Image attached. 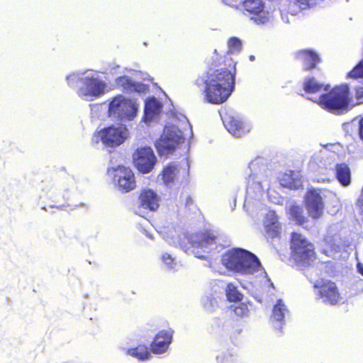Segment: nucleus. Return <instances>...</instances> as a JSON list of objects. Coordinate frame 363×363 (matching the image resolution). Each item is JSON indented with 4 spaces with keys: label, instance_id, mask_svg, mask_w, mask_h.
<instances>
[{
    "label": "nucleus",
    "instance_id": "1",
    "mask_svg": "<svg viewBox=\"0 0 363 363\" xmlns=\"http://www.w3.org/2000/svg\"><path fill=\"white\" fill-rule=\"evenodd\" d=\"M303 88L308 94L316 93L322 89L327 91L318 98L308 97V99L317 103L321 108L331 113L342 115L353 106L352 98L347 84L335 86L330 90V84H323L318 82L314 77H310L305 79Z\"/></svg>",
    "mask_w": 363,
    "mask_h": 363
},
{
    "label": "nucleus",
    "instance_id": "2",
    "mask_svg": "<svg viewBox=\"0 0 363 363\" xmlns=\"http://www.w3.org/2000/svg\"><path fill=\"white\" fill-rule=\"evenodd\" d=\"M195 84L204 94L206 102L221 104L235 90V73L225 67L216 70L210 69L196 80Z\"/></svg>",
    "mask_w": 363,
    "mask_h": 363
},
{
    "label": "nucleus",
    "instance_id": "3",
    "mask_svg": "<svg viewBox=\"0 0 363 363\" xmlns=\"http://www.w3.org/2000/svg\"><path fill=\"white\" fill-rule=\"evenodd\" d=\"M222 263L228 269L242 274H252L262 269L259 258L241 247H234L226 252L223 255Z\"/></svg>",
    "mask_w": 363,
    "mask_h": 363
},
{
    "label": "nucleus",
    "instance_id": "4",
    "mask_svg": "<svg viewBox=\"0 0 363 363\" xmlns=\"http://www.w3.org/2000/svg\"><path fill=\"white\" fill-rule=\"evenodd\" d=\"M187 240L190 247H186V246H184V252L191 253L201 259H206L207 258L201 252L209 253L213 250H217L218 247L221 249L224 247L221 245H218L216 236L208 230L191 234L187 237Z\"/></svg>",
    "mask_w": 363,
    "mask_h": 363
},
{
    "label": "nucleus",
    "instance_id": "5",
    "mask_svg": "<svg viewBox=\"0 0 363 363\" xmlns=\"http://www.w3.org/2000/svg\"><path fill=\"white\" fill-rule=\"evenodd\" d=\"M290 244L291 256L296 266L302 269L311 265L315 258L313 245L296 232L291 233Z\"/></svg>",
    "mask_w": 363,
    "mask_h": 363
},
{
    "label": "nucleus",
    "instance_id": "6",
    "mask_svg": "<svg viewBox=\"0 0 363 363\" xmlns=\"http://www.w3.org/2000/svg\"><path fill=\"white\" fill-rule=\"evenodd\" d=\"M138 104L135 100L118 94L112 98L108 104L109 117L121 121H131L138 115Z\"/></svg>",
    "mask_w": 363,
    "mask_h": 363
},
{
    "label": "nucleus",
    "instance_id": "7",
    "mask_svg": "<svg viewBox=\"0 0 363 363\" xmlns=\"http://www.w3.org/2000/svg\"><path fill=\"white\" fill-rule=\"evenodd\" d=\"M185 138L182 131L176 125H165L164 133L155 143L157 152L161 155L172 154L176 149L184 143Z\"/></svg>",
    "mask_w": 363,
    "mask_h": 363
},
{
    "label": "nucleus",
    "instance_id": "8",
    "mask_svg": "<svg viewBox=\"0 0 363 363\" xmlns=\"http://www.w3.org/2000/svg\"><path fill=\"white\" fill-rule=\"evenodd\" d=\"M99 137L104 145L116 147L123 143L128 138L129 131L125 125H111L101 130Z\"/></svg>",
    "mask_w": 363,
    "mask_h": 363
},
{
    "label": "nucleus",
    "instance_id": "9",
    "mask_svg": "<svg viewBox=\"0 0 363 363\" xmlns=\"http://www.w3.org/2000/svg\"><path fill=\"white\" fill-rule=\"evenodd\" d=\"M133 160L135 167L143 174L152 172L157 162L153 150L148 146L138 148L133 155Z\"/></svg>",
    "mask_w": 363,
    "mask_h": 363
},
{
    "label": "nucleus",
    "instance_id": "10",
    "mask_svg": "<svg viewBox=\"0 0 363 363\" xmlns=\"http://www.w3.org/2000/svg\"><path fill=\"white\" fill-rule=\"evenodd\" d=\"M219 114L224 126L233 136L240 138L250 132L251 125L246 123L237 113L221 110L219 111Z\"/></svg>",
    "mask_w": 363,
    "mask_h": 363
},
{
    "label": "nucleus",
    "instance_id": "11",
    "mask_svg": "<svg viewBox=\"0 0 363 363\" xmlns=\"http://www.w3.org/2000/svg\"><path fill=\"white\" fill-rule=\"evenodd\" d=\"M350 247V239L345 233L340 232L333 235H327L325 238L323 253L328 257L335 258L337 254L342 251L347 252Z\"/></svg>",
    "mask_w": 363,
    "mask_h": 363
},
{
    "label": "nucleus",
    "instance_id": "12",
    "mask_svg": "<svg viewBox=\"0 0 363 363\" xmlns=\"http://www.w3.org/2000/svg\"><path fill=\"white\" fill-rule=\"evenodd\" d=\"M264 225L267 241L277 250V245L281 240V228L274 211H270L266 214Z\"/></svg>",
    "mask_w": 363,
    "mask_h": 363
},
{
    "label": "nucleus",
    "instance_id": "13",
    "mask_svg": "<svg viewBox=\"0 0 363 363\" xmlns=\"http://www.w3.org/2000/svg\"><path fill=\"white\" fill-rule=\"evenodd\" d=\"M106 87L104 81L86 75L82 79V86H79L78 94L80 96L97 98L104 94Z\"/></svg>",
    "mask_w": 363,
    "mask_h": 363
},
{
    "label": "nucleus",
    "instance_id": "14",
    "mask_svg": "<svg viewBox=\"0 0 363 363\" xmlns=\"http://www.w3.org/2000/svg\"><path fill=\"white\" fill-rule=\"evenodd\" d=\"M114 172L113 181L121 191L126 193L135 187V176L130 168L118 166Z\"/></svg>",
    "mask_w": 363,
    "mask_h": 363
},
{
    "label": "nucleus",
    "instance_id": "15",
    "mask_svg": "<svg viewBox=\"0 0 363 363\" xmlns=\"http://www.w3.org/2000/svg\"><path fill=\"white\" fill-rule=\"evenodd\" d=\"M304 202L309 216L313 219H318L321 217L324 203L318 191L315 189L309 190L305 195Z\"/></svg>",
    "mask_w": 363,
    "mask_h": 363
},
{
    "label": "nucleus",
    "instance_id": "16",
    "mask_svg": "<svg viewBox=\"0 0 363 363\" xmlns=\"http://www.w3.org/2000/svg\"><path fill=\"white\" fill-rule=\"evenodd\" d=\"M159 196L152 189H145L140 195V205L135 209V214L145 218L146 210L156 211L159 207Z\"/></svg>",
    "mask_w": 363,
    "mask_h": 363
},
{
    "label": "nucleus",
    "instance_id": "17",
    "mask_svg": "<svg viewBox=\"0 0 363 363\" xmlns=\"http://www.w3.org/2000/svg\"><path fill=\"white\" fill-rule=\"evenodd\" d=\"M115 86L126 94L146 93L149 90L148 85L143 82H135L127 75L116 78Z\"/></svg>",
    "mask_w": 363,
    "mask_h": 363
},
{
    "label": "nucleus",
    "instance_id": "18",
    "mask_svg": "<svg viewBox=\"0 0 363 363\" xmlns=\"http://www.w3.org/2000/svg\"><path fill=\"white\" fill-rule=\"evenodd\" d=\"M162 108V104L155 96L148 97L145 101L143 122L147 124L158 120Z\"/></svg>",
    "mask_w": 363,
    "mask_h": 363
},
{
    "label": "nucleus",
    "instance_id": "19",
    "mask_svg": "<svg viewBox=\"0 0 363 363\" xmlns=\"http://www.w3.org/2000/svg\"><path fill=\"white\" fill-rule=\"evenodd\" d=\"M172 330H162L159 331L150 345L151 352L155 354L164 353L172 343Z\"/></svg>",
    "mask_w": 363,
    "mask_h": 363
},
{
    "label": "nucleus",
    "instance_id": "20",
    "mask_svg": "<svg viewBox=\"0 0 363 363\" xmlns=\"http://www.w3.org/2000/svg\"><path fill=\"white\" fill-rule=\"evenodd\" d=\"M261 159L257 158L254 161H252L249 164V169L250 173L249 174V178L247 182V191L250 188H252L255 191L261 193L264 191V189H268L269 185L264 184L262 181H260L258 178V172L260 171V167H259V162Z\"/></svg>",
    "mask_w": 363,
    "mask_h": 363
},
{
    "label": "nucleus",
    "instance_id": "21",
    "mask_svg": "<svg viewBox=\"0 0 363 363\" xmlns=\"http://www.w3.org/2000/svg\"><path fill=\"white\" fill-rule=\"evenodd\" d=\"M295 57L303 64V69L309 71L316 67L321 59L315 50L312 49L301 50L296 52Z\"/></svg>",
    "mask_w": 363,
    "mask_h": 363
},
{
    "label": "nucleus",
    "instance_id": "22",
    "mask_svg": "<svg viewBox=\"0 0 363 363\" xmlns=\"http://www.w3.org/2000/svg\"><path fill=\"white\" fill-rule=\"evenodd\" d=\"M286 211L289 214V219L295 224L304 228H308L309 219L304 215V211L301 206L295 203H289L286 206Z\"/></svg>",
    "mask_w": 363,
    "mask_h": 363
},
{
    "label": "nucleus",
    "instance_id": "23",
    "mask_svg": "<svg viewBox=\"0 0 363 363\" xmlns=\"http://www.w3.org/2000/svg\"><path fill=\"white\" fill-rule=\"evenodd\" d=\"M243 7L246 11L258 16L255 20L257 23H264L266 21L264 0H245Z\"/></svg>",
    "mask_w": 363,
    "mask_h": 363
},
{
    "label": "nucleus",
    "instance_id": "24",
    "mask_svg": "<svg viewBox=\"0 0 363 363\" xmlns=\"http://www.w3.org/2000/svg\"><path fill=\"white\" fill-rule=\"evenodd\" d=\"M289 313L282 299H278L273 307L271 320L275 329L282 332V326L285 324V317Z\"/></svg>",
    "mask_w": 363,
    "mask_h": 363
},
{
    "label": "nucleus",
    "instance_id": "25",
    "mask_svg": "<svg viewBox=\"0 0 363 363\" xmlns=\"http://www.w3.org/2000/svg\"><path fill=\"white\" fill-rule=\"evenodd\" d=\"M318 293L323 302L335 304L339 298V293L335 284L331 281L325 282L319 289Z\"/></svg>",
    "mask_w": 363,
    "mask_h": 363
},
{
    "label": "nucleus",
    "instance_id": "26",
    "mask_svg": "<svg viewBox=\"0 0 363 363\" xmlns=\"http://www.w3.org/2000/svg\"><path fill=\"white\" fill-rule=\"evenodd\" d=\"M279 183L283 187L296 190L302 186L303 182L298 172L289 170L280 176Z\"/></svg>",
    "mask_w": 363,
    "mask_h": 363
},
{
    "label": "nucleus",
    "instance_id": "27",
    "mask_svg": "<svg viewBox=\"0 0 363 363\" xmlns=\"http://www.w3.org/2000/svg\"><path fill=\"white\" fill-rule=\"evenodd\" d=\"M335 176L339 183L343 186H347L351 183V171L345 163L335 165Z\"/></svg>",
    "mask_w": 363,
    "mask_h": 363
},
{
    "label": "nucleus",
    "instance_id": "28",
    "mask_svg": "<svg viewBox=\"0 0 363 363\" xmlns=\"http://www.w3.org/2000/svg\"><path fill=\"white\" fill-rule=\"evenodd\" d=\"M178 173L179 169L177 165L172 162L164 167L162 173L158 176V179L161 177V180L163 183L166 186H169L174 182Z\"/></svg>",
    "mask_w": 363,
    "mask_h": 363
},
{
    "label": "nucleus",
    "instance_id": "29",
    "mask_svg": "<svg viewBox=\"0 0 363 363\" xmlns=\"http://www.w3.org/2000/svg\"><path fill=\"white\" fill-rule=\"evenodd\" d=\"M220 288L225 293L227 300L230 302L239 303L243 298L242 294L238 291V287L232 283L225 284L220 282ZM220 287V286H218Z\"/></svg>",
    "mask_w": 363,
    "mask_h": 363
},
{
    "label": "nucleus",
    "instance_id": "30",
    "mask_svg": "<svg viewBox=\"0 0 363 363\" xmlns=\"http://www.w3.org/2000/svg\"><path fill=\"white\" fill-rule=\"evenodd\" d=\"M317 0H290L289 10L292 16H296L299 11L315 6Z\"/></svg>",
    "mask_w": 363,
    "mask_h": 363
},
{
    "label": "nucleus",
    "instance_id": "31",
    "mask_svg": "<svg viewBox=\"0 0 363 363\" xmlns=\"http://www.w3.org/2000/svg\"><path fill=\"white\" fill-rule=\"evenodd\" d=\"M313 162H315L320 169H333V159L325 152H320L312 157Z\"/></svg>",
    "mask_w": 363,
    "mask_h": 363
},
{
    "label": "nucleus",
    "instance_id": "32",
    "mask_svg": "<svg viewBox=\"0 0 363 363\" xmlns=\"http://www.w3.org/2000/svg\"><path fill=\"white\" fill-rule=\"evenodd\" d=\"M128 354L140 360L148 359L151 356L148 347L145 345H139L136 347L128 349Z\"/></svg>",
    "mask_w": 363,
    "mask_h": 363
},
{
    "label": "nucleus",
    "instance_id": "33",
    "mask_svg": "<svg viewBox=\"0 0 363 363\" xmlns=\"http://www.w3.org/2000/svg\"><path fill=\"white\" fill-rule=\"evenodd\" d=\"M203 308L208 312H213L218 307V301L212 294L206 295L201 298Z\"/></svg>",
    "mask_w": 363,
    "mask_h": 363
},
{
    "label": "nucleus",
    "instance_id": "34",
    "mask_svg": "<svg viewBox=\"0 0 363 363\" xmlns=\"http://www.w3.org/2000/svg\"><path fill=\"white\" fill-rule=\"evenodd\" d=\"M86 72H74L67 77L66 79L69 86L77 88L80 84L82 86V79L84 78Z\"/></svg>",
    "mask_w": 363,
    "mask_h": 363
},
{
    "label": "nucleus",
    "instance_id": "35",
    "mask_svg": "<svg viewBox=\"0 0 363 363\" xmlns=\"http://www.w3.org/2000/svg\"><path fill=\"white\" fill-rule=\"evenodd\" d=\"M228 53L234 54L240 52L242 50V41L237 37H232L228 40Z\"/></svg>",
    "mask_w": 363,
    "mask_h": 363
},
{
    "label": "nucleus",
    "instance_id": "36",
    "mask_svg": "<svg viewBox=\"0 0 363 363\" xmlns=\"http://www.w3.org/2000/svg\"><path fill=\"white\" fill-rule=\"evenodd\" d=\"M350 78H363V60L360 61L350 72L347 73Z\"/></svg>",
    "mask_w": 363,
    "mask_h": 363
},
{
    "label": "nucleus",
    "instance_id": "37",
    "mask_svg": "<svg viewBox=\"0 0 363 363\" xmlns=\"http://www.w3.org/2000/svg\"><path fill=\"white\" fill-rule=\"evenodd\" d=\"M218 363H235V358L230 352H223L220 355L216 357Z\"/></svg>",
    "mask_w": 363,
    "mask_h": 363
},
{
    "label": "nucleus",
    "instance_id": "38",
    "mask_svg": "<svg viewBox=\"0 0 363 363\" xmlns=\"http://www.w3.org/2000/svg\"><path fill=\"white\" fill-rule=\"evenodd\" d=\"M162 261L169 269H174V265L175 264L174 259L169 254L164 253L162 255Z\"/></svg>",
    "mask_w": 363,
    "mask_h": 363
},
{
    "label": "nucleus",
    "instance_id": "39",
    "mask_svg": "<svg viewBox=\"0 0 363 363\" xmlns=\"http://www.w3.org/2000/svg\"><path fill=\"white\" fill-rule=\"evenodd\" d=\"M235 313L238 316L244 315L247 311V306L241 303L238 306H235L234 308Z\"/></svg>",
    "mask_w": 363,
    "mask_h": 363
},
{
    "label": "nucleus",
    "instance_id": "40",
    "mask_svg": "<svg viewBox=\"0 0 363 363\" xmlns=\"http://www.w3.org/2000/svg\"><path fill=\"white\" fill-rule=\"evenodd\" d=\"M173 116H174V117H176L178 120H179L181 121L184 120L186 123L189 124V126H191L187 118L184 114L180 113L179 116L177 113L174 112ZM190 128H191V131L192 132L191 127H190Z\"/></svg>",
    "mask_w": 363,
    "mask_h": 363
},
{
    "label": "nucleus",
    "instance_id": "41",
    "mask_svg": "<svg viewBox=\"0 0 363 363\" xmlns=\"http://www.w3.org/2000/svg\"><path fill=\"white\" fill-rule=\"evenodd\" d=\"M356 97L358 100H362L363 101V87H356Z\"/></svg>",
    "mask_w": 363,
    "mask_h": 363
},
{
    "label": "nucleus",
    "instance_id": "42",
    "mask_svg": "<svg viewBox=\"0 0 363 363\" xmlns=\"http://www.w3.org/2000/svg\"><path fill=\"white\" fill-rule=\"evenodd\" d=\"M359 135L360 139L363 140V117L359 121Z\"/></svg>",
    "mask_w": 363,
    "mask_h": 363
},
{
    "label": "nucleus",
    "instance_id": "43",
    "mask_svg": "<svg viewBox=\"0 0 363 363\" xmlns=\"http://www.w3.org/2000/svg\"><path fill=\"white\" fill-rule=\"evenodd\" d=\"M223 2L228 5H230L231 6H234L235 4H240L241 2L243 3L242 0H223Z\"/></svg>",
    "mask_w": 363,
    "mask_h": 363
},
{
    "label": "nucleus",
    "instance_id": "44",
    "mask_svg": "<svg viewBox=\"0 0 363 363\" xmlns=\"http://www.w3.org/2000/svg\"><path fill=\"white\" fill-rule=\"evenodd\" d=\"M357 271L359 274H360L363 277V264L361 262H358L357 264Z\"/></svg>",
    "mask_w": 363,
    "mask_h": 363
},
{
    "label": "nucleus",
    "instance_id": "45",
    "mask_svg": "<svg viewBox=\"0 0 363 363\" xmlns=\"http://www.w3.org/2000/svg\"><path fill=\"white\" fill-rule=\"evenodd\" d=\"M193 204V199L191 196H187L185 201L186 207H190Z\"/></svg>",
    "mask_w": 363,
    "mask_h": 363
},
{
    "label": "nucleus",
    "instance_id": "46",
    "mask_svg": "<svg viewBox=\"0 0 363 363\" xmlns=\"http://www.w3.org/2000/svg\"><path fill=\"white\" fill-rule=\"evenodd\" d=\"M69 205H61V206H50V208H57L58 209L63 210L65 207L68 206Z\"/></svg>",
    "mask_w": 363,
    "mask_h": 363
},
{
    "label": "nucleus",
    "instance_id": "47",
    "mask_svg": "<svg viewBox=\"0 0 363 363\" xmlns=\"http://www.w3.org/2000/svg\"><path fill=\"white\" fill-rule=\"evenodd\" d=\"M282 20L286 23H290L289 17L287 16L281 15Z\"/></svg>",
    "mask_w": 363,
    "mask_h": 363
},
{
    "label": "nucleus",
    "instance_id": "48",
    "mask_svg": "<svg viewBox=\"0 0 363 363\" xmlns=\"http://www.w3.org/2000/svg\"><path fill=\"white\" fill-rule=\"evenodd\" d=\"M249 59L251 62H253L255 60V57L254 55H250Z\"/></svg>",
    "mask_w": 363,
    "mask_h": 363
},
{
    "label": "nucleus",
    "instance_id": "49",
    "mask_svg": "<svg viewBox=\"0 0 363 363\" xmlns=\"http://www.w3.org/2000/svg\"><path fill=\"white\" fill-rule=\"evenodd\" d=\"M86 204L84 203H80L79 205H76L75 207L79 206V207H84Z\"/></svg>",
    "mask_w": 363,
    "mask_h": 363
},
{
    "label": "nucleus",
    "instance_id": "50",
    "mask_svg": "<svg viewBox=\"0 0 363 363\" xmlns=\"http://www.w3.org/2000/svg\"><path fill=\"white\" fill-rule=\"evenodd\" d=\"M241 331H242V330H240V329L236 330L238 334H240L241 333Z\"/></svg>",
    "mask_w": 363,
    "mask_h": 363
},
{
    "label": "nucleus",
    "instance_id": "51",
    "mask_svg": "<svg viewBox=\"0 0 363 363\" xmlns=\"http://www.w3.org/2000/svg\"><path fill=\"white\" fill-rule=\"evenodd\" d=\"M42 209H43V210H44V211H48L45 206H43V207L42 208Z\"/></svg>",
    "mask_w": 363,
    "mask_h": 363
},
{
    "label": "nucleus",
    "instance_id": "52",
    "mask_svg": "<svg viewBox=\"0 0 363 363\" xmlns=\"http://www.w3.org/2000/svg\"><path fill=\"white\" fill-rule=\"evenodd\" d=\"M236 206V199H234V206Z\"/></svg>",
    "mask_w": 363,
    "mask_h": 363
},
{
    "label": "nucleus",
    "instance_id": "53",
    "mask_svg": "<svg viewBox=\"0 0 363 363\" xmlns=\"http://www.w3.org/2000/svg\"><path fill=\"white\" fill-rule=\"evenodd\" d=\"M277 197H274V201H272L274 203H277L276 201Z\"/></svg>",
    "mask_w": 363,
    "mask_h": 363
},
{
    "label": "nucleus",
    "instance_id": "54",
    "mask_svg": "<svg viewBox=\"0 0 363 363\" xmlns=\"http://www.w3.org/2000/svg\"><path fill=\"white\" fill-rule=\"evenodd\" d=\"M277 197H274V201H272L274 203H277L276 201Z\"/></svg>",
    "mask_w": 363,
    "mask_h": 363
},
{
    "label": "nucleus",
    "instance_id": "55",
    "mask_svg": "<svg viewBox=\"0 0 363 363\" xmlns=\"http://www.w3.org/2000/svg\"><path fill=\"white\" fill-rule=\"evenodd\" d=\"M277 197H274V201H272L274 203H277L276 201Z\"/></svg>",
    "mask_w": 363,
    "mask_h": 363
},
{
    "label": "nucleus",
    "instance_id": "56",
    "mask_svg": "<svg viewBox=\"0 0 363 363\" xmlns=\"http://www.w3.org/2000/svg\"><path fill=\"white\" fill-rule=\"evenodd\" d=\"M125 70H127V71H132V69H128V68H125Z\"/></svg>",
    "mask_w": 363,
    "mask_h": 363
},
{
    "label": "nucleus",
    "instance_id": "57",
    "mask_svg": "<svg viewBox=\"0 0 363 363\" xmlns=\"http://www.w3.org/2000/svg\"><path fill=\"white\" fill-rule=\"evenodd\" d=\"M116 67H118V66H116V67H113L112 69H115Z\"/></svg>",
    "mask_w": 363,
    "mask_h": 363
}]
</instances>
